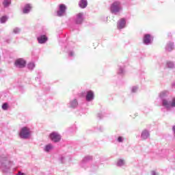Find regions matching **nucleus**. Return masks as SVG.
I'll list each match as a JSON object with an SVG mask.
<instances>
[{
  "label": "nucleus",
  "mask_w": 175,
  "mask_h": 175,
  "mask_svg": "<svg viewBox=\"0 0 175 175\" xmlns=\"http://www.w3.org/2000/svg\"><path fill=\"white\" fill-rule=\"evenodd\" d=\"M14 65L16 68H18V69H23V68H25L27 62L23 58H19L15 60Z\"/></svg>",
  "instance_id": "obj_6"
},
{
  "label": "nucleus",
  "mask_w": 175,
  "mask_h": 175,
  "mask_svg": "<svg viewBox=\"0 0 175 175\" xmlns=\"http://www.w3.org/2000/svg\"><path fill=\"white\" fill-rule=\"evenodd\" d=\"M13 166V163L9 161H5L4 162H2L0 165V168L3 172L5 173H8L9 170H10V167Z\"/></svg>",
  "instance_id": "obj_4"
},
{
  "label": "nucleus",
  "mask_w": 175,
  "mask_h": 175,
  "mask_svg": "<svg viewBox=\"0 0 175 175\" xmlns=\"http://www.w3.org/2000/svg\"><path fill=\"white\" fill-rule=\"evenodd\" d=\"M90 161H92V156H86L85 157L82 161L80 163V166L81 167H84L85 169L87 167V163L90 162Z\"/></svg>",
  "instance_id": "obj_11"
},
{
  "label": "nucleus",
  "mask_w": 175,
  "mask_h": 175,
  "mask_svg": "<svg viewBox=\"0 0 175 175\" xmlns=\"http://www.w3.org/2000/svg\"><path fill=\"white\" fill-rule=\"evenodd\" d=\"M150 137V131L148 130H144L141 133L142 140H147Z\"/></svg>",
  "instance_id": "obj_13"
},
{
  "label": "nucleus",
  "mask_w": 175,
  "mask_h": 175,
  "mask_svg": "<svg viewBox=\"0 0 175 175\" xmlns=\"http://www.w3.org/2000/svg\"><path fill=\"white\" fill-rule=\"evenodd\" d=\"M53 150H54V146L52 144H48L43 148V151H44V152H50L51 151H53Z\"/></svg>",
  "instance_id": "obj_16"
},
{
  "label": "nucleus",
  "mask_w": 175,
  "mask_h": 175,
  "mask_svg": "<svg viewBox=\"0 0 175 175\" xmlns=\"http://www.w3.org/2000/svg\"><path fill=\"white\" fill-rule=\"evenodd\" d=\"M126 162L124 159H119L117 161V166H118L119 167H122L123 166H125L126 165Z\"/></svg>",
  "instance_id": "obj_21"
},
{
  "label": "nucleus",
  "mask_w": 175,
  "mask_h": 175,
  "mask_svg": "<svg viewBox=\"0 0 175 175\" xmlns=\"http://www.w3.org/2000/svg\"><path fill=\"white\" fill-rule=\"evenodd\" d=\"M27 68L29 69V70H33V69L35 68V63L30 62L27 64Z\"/></svg>",
  "instance_id": "obj_24"
},
{
  "label": "nucleus",
  "mask_w": 175,
  "mask_h": 175,
  "mask_svg": "<svg viewBox=\"0 0 175 175\" xmlns=\"http://www.w3.org/2000/svg\"><path fill=\"white\" fill-rule=\"evenodd\" d=\"M174 49V43L172 42H170L167 43L165 46V50L166 51H172Z\"/></svg>",
  "instance_id": "obj_19"
},
{
  "label": "nucleus",
  "mask_w": 175,
  "mask_h": 175,
  "mask_svg": "<svg viewBox=\"0 0 175 175\" xmlns=\"http://www.w3.org/2000/svg\"><path fill=\"white\" fill-rule=\"evenodd\" d=\"M69 57H73L75 55V53L73 51H70L68 53Z\"/></svg>",
  "instance_id": "obj_31"
},
{
  "label": "nucleus",
  "mask_w": 175,
  "mask_h": 175,
  "mask_svg": "<svg viewBox=\"0 0 175 175\" xmlns=\"http://www.w3.org/2000/svg\"><path fill=\"white\" fill-rule=\"evenodd\" d=\"M169 95V91L164 90L162 91L159 94V98L162 100V105L163 107H165L167 110H171L174 107H175V97L172 98L171 100H169L167 99H165L166 96Z\"/></svg>",
  "instance_id": "obj_1"
},
{
  "label": "nucleus",
  "mask_w": 175,
  "mask_h": 175,
  "mask_svg": "<svg viewBox=\"0 0 175 175\" xmlns=\"http://www.w3.org/2000/svg\"><path fill=\"white\" fill-rule=\"evenodd\" d=\"M19 136L21 139H29L31 136V129L28 127L22 128Z\"/></svg>",
  "instance_id": "obj_3"
},
{
  "label": "nucleus",
  "mask_w": 175,
  "mask_h": 175,
  "mask_svg": "<svg viewBox=\"0 0 175 175\" xmlns=\"http://www.w3.org/2000/svg\"><path fill=\"white\" fill-rule=\"evenodd\" d=\"M77 106H79V102H77V99L76 98L71 100L68 103V107H70L71 109H76Z\"/></svg>",
  "instance_id": "obj_12"
},
{
  "label": "nucleus",
  "mask_w": 175,
  "mask_h": 175,
  "mask_svg": "<svg viewBox=\"0 0 175 175\" xmlns=\"http://www.w3.org/2000/svg\"><path fill=\"white\" fill-rule=\"evenodd\" d=\"M66 5L65 4H60L59 5V10L57 12V16L58 17H62L63 16H65L66 14Z\"/></svg>",
  "instance_id": "obj_7"
},
{
  "label": "nucleus",
  "mask_w": 175,
  "mask_h": 175,
  "mask_svg": "<svg viewBox=\"0 0 175 175\" xmlns=\"http://www.w3.org/2000/svg\"><path fill=\"white\" fill-rule=\"evenodd\" d=\"M67 161H72V158L66 155H62L59 158V161L60 162V163H65Z\"/></svg>",
  "instance_id": "obj_15"
},
{
  "label": "nucleus",
  "mask_w": 175,
  "mask_h": 175,
  "mask_svg": "<svg viewBox=\"0 0 175 175\" xmlns=\"http://www.w3.org/2000/svg\"><path fill=\"white\" fill-rule=\"evenodd\" d=\"M152 175H157V172H155V171H152Z\"/></svg>",
  "instance_id": "obj_34"
},
{
  "label": "nucleus",
  "mask_w": 175,
  "mask_h": 175,
  "mask_svg": "<svg viewBox=\"0 0 175 175\" xmlns=\"http://www.w3.org/2000/svg\"><path fill=\"white\" fill-rule=\"evenodd\" d=\"M124 140H125V139L123 137L120 136L117 138L116 142L118 143H124Z\"/></svg>",
  "instance_id": "obj_27"
},
{
  "label": "nucleus",
  "mask_w": 175,
  "mask_h": 175,
  "mask_svg": "<svg viewBox=\"0 0 175 175\" xmlns=\"http://www.w3.org/2000/svg\"><path fill=\"white\" fill-rule=\"evenodd\" d=\"M21 29H20V28L18 27H15L14 29H13V33H15V34H17V33H19L21 32Z\"/></svg>",
  "instance_id": "obj_28"
},
{
  "label": "nucleus",
  "mask_w": 175,
  "mask_h": 175,
  "mask_svg": "<svg viewBox=\"0 0 175 175\" xmlns=\"http://www.w3.org/2000/svg\"><path fill=\"white\" fill-rule=\"evenodd\" d=\"M18 175H25V174H24V173H23V172H19L18 173Z\"/></svg>",
  "instance_id": "obj_35"
},
{
  "label": "nucleus",
  "mask_w": 175,
  "mask_h": 175,
  "mask_svg": "<svg viewBox=\"0 0 175 175\" xmlns=\"http://www.w3.org/2000/svg\"><path fill=\"white\" fill-rule=\"evenodd\" d=\"M124 73H125V70L124 69V67L119 66L118 74L124 75Z\"/></svg>",
  "instance_id": "obj_25"
},
{
  "label": "nucleus",
  "mask_w": 175,
  "mask_h": 175,
  "mask_svg": "<svg viewBox=\"0 0 175 175\" xmlns=\"http://www.w3.org/2000/svg\"><path fill=\"white\" fill-rule=\"evenodd\" d=\"M12 4V0H3V6L4 8H9Z\"/></svg>",
  "instance_id": "obj_23"
},
{
  "label": "nucleus",
  "mask_w": 175,
  "mask_h": 175,
  "mask_svg": "<svg viewBox=\"0 0 175 175\" xmlns=\"http://www.w3.org/2000/svg\"><path fill=\"white\" fill-rule=\"evenodd\" d=\"M95 98V93L92 90H88L86 92L85 99L87 102H92Z\"/></svg>",
  "instance_id": "obj_9"
},
{
  "label": "nucleus",
  "mask_w": 175,
  "mask_h": 175,
  "mask_svg": "<svg viewBox=\"0 0 175 175\" xmlns=\"http://www.w3.org/2000/svg\"><path fill=\"white\" fill-rule=\"evenodd\" d=\"M110 12L112 14H120L122 12V5L120 1H113L110 5Z\"/></svg>",
  "instance_id": "obj_2"
},
{
  "label": "nucleus",
  "mask_w": 175,
  "mask_h": 175,
  "mask_svg": "<svg viewBox=\"0 0 175 175\" xmlns=\"http://www.w3.org/2000/svg\"><path fill=\"white\" fill-rule=\"evenodd\" d=\"M137 90H138L137 86H133L131 88V92L135 93L137 91Z\"/></svg>",
  "instance_id": "obj_30"
},
{
  "label": "nucleus",
  "mask_w": 175,
  "mask_h": 175,
  "mask_svg": "<svg viewBox=\"0 0 175 175\" xmlns=\"http://www.w3.org/2000/svg\"><path fill=\"white\" fill-rule=\"evenodd\" d=\"M83 13H79L77 14L75 18V23L77 24H81L83 23V21L84 20V18L83 17Z\"/></svg>",
  "instance_id": "obj_14"
},
{
  "label": "nucleus",
  "mask_w": 175,
  "mask_h": 175,
  "mask_svg": "<svg viewBox=\"0 0 175 175\" xmlns=\"http://www.w3.org/2000/svg\"><path fill=\"white\" fill-rule=\"evenodd\" d=\"M97 117H98V118H103V114L101 113H98Z\"/></svg>",
  "instance_id": "obj_32"
},
{
  "label": "nucleus",
  "mask_w": 175,
  "mask_h": 175,
  "mask_svg": "<svg viewBox=\"0 0 175 175\" xmlns=\"http://www.w3.org/2000/svg\"><path fill=\"white\" fill-rule=\"evenodd\" d=\"M2 109L3 110H8V109H9V105L8 104V103L3 104Z\"/></svg>",
  "instance_id": "obj_29"
},
{
  "label": "nucleus",
  "mask_w": 175,
  "mask_h": 175,
  "mask_svg": "<svg viewBox=\"0 0 175 175\" xmlns=\"http://www.w3.org/2000/svg\"><path fill=\"white\" fill-rule=\"evenodd\" d=\"M172 88H175V82L172 83Z\"/></svg>",
  "instance_id": "obj_33"
},
{
  "label": "nucleus",
  "mask_w": 175,
  "mask_h": 175,
  "mask_svg": "<svg viewBox=\"0 0 175 175\" xmlns=\"http://www.w3.org/2000/svg\"><path fill=\"white\" fill-rule=\"evenodd\" d=\"M31 9H32V5L31 4H26L23 9V13L24 14H28L31 12Z\"/></svg>",
  "instance_id": "obj_18"
},
{
  "label": "nucleus",
  "mask_w": 175,
  "mask_h": 175,
  "mask_svg": "<svg viewBox=\"0 0 175 175\" xmlns=\"http://www.w3.org/2000/svg\"><path fill=\"white\" fill-rule=\"evenodd\" d=\"M48 40L47 37L45 35L40 36L38 37V41L40 44H44Z\"/></svg>",
  "instance_id": "obj_17"
},
{
  "label": "nucleus",
  "mask_w": 175,
  "mask_h": 175,
  "mask_svg": "<svg viewBox=\"0 0 175 175\" xmlns=\"http://www.w3.org/2000/svg\"><path fill=\"white\" fill-rule=\"evenodd\" d=\"M153 40H154V38L152 36H150V34H145L144 36L143 42L144 44H146L147 46H148V44H151V43H152Z\"/></svg>",
  "instance_id": "obj_10"
},
{
  "label": "nucleus",
  "mask_w": 175,
  "mask_h": 175,
  "mask_svg": "<svg viewBox=\"0 0 175 175\" xmlns=\"http://www.w3.org/2000/svg\"><path fill=\"white\" fill-rule=\"evenodd\" d=\"M166 67L169 69H175V64L173 62H166Z\"/></svg>",
  "instance_id": "obj_22"
},
{
  "label": "nucleus",
  "mask_w": 175,
  "mask_h": 175,
  "mask_svg": "<svg viewBox=\"0 0 175 175\" xmlns=\"http://www.w3.org/2000/svg\"><path fill=\"white\" fill-rule=\"evenodd\" d=\"M87 5H88L87 0H81L79 3V6L81 9H85V8H87Z\"/></svg>",
  "instance_id": "obj_20"
},
{
  "label": "nucleus",
  "mask_w": 175,
  "mask_h": 175,
  "mask_svg": "<svg viewBox=\"0 0 175 175\" xmlns=\"http://www.w3.org/2000/svg\"><path fill=\"white\" fill-rule=\"evenodd\" d=\"M6 21H8V16H3L1 18H0V23L1 24H4V23H5Z\"/></svg>",
  "instance_id": "obj_26"
},
{
  "label": "nucleus",
  "mask_w": 175,
  "mask_h": 175,
  "mask_svg": "<svg viewBox=\"0 0 175 175\" xmlns=\"http://www.w3.org/2000/svg\"><path fill=\"white\" fill-rule=\"evenodd\" d=\"M117 28L119 30L126 28V20L124 18H120L117 23Z\"/></svg>",
  "instance_id": "obj_8"
},
{
  "label": "nucleus",
  "mask_w": 175,
  "mask_h": 175,
  "mask_svg": "<svg viewBox=\"0 0 175 175\" xmlns=\"http://www.w3.org/2000/svg\"><path fill=\"white\" fill-rule=\"evenodd\" d=\"M61 135L58 133V132H52L49 135V139L51 140V142H53V143H58V142H61Z\"/></svg>",
  "instance_id": "obj_5"
}]
</instances>
